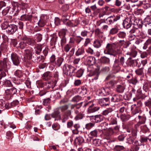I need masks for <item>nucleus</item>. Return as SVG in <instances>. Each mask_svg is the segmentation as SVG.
I'll return each instance as SVG.
<instances>
[{
  "instance_id": "obj_13",
  "label": "nucleus",
  "mask_w": 151,
  "mask_h": 151,
  "mask_svg": "<svg viewBox=\"0 0 151 151\" xmlns=\"http://www.w3.org/2000/svg\"><path fill=\"white\" fill-rule=\"evenodd\" d=\"M11 58L13 64L15 66H18L20 63V59L15 53H12L11 55Z\"/></svg>"
},
{
  "instance_id": "obj_4",
  "label": "nucleus",
  "mask_w": 151,
  "mask_h": 151,
  "mask_svg": "<svg viewBox=\"0 0 151 151\" xmlns=\"http://www.w3.org/2000/svg\"><path fill=\"white\" fill-rule=\"evenodd\" d=\"M117 47V45L114 43H108L106 45L104 52L105 54L111 55L113 54L115 48Z\"/></svg>"
},
{
  "instance_id": "obj_43",
  "label": "nucleus",
  "mask_w": 151,
  "mask_h": 151,
  "mask_svg": "<svg viewBox=\"0 0 151 151\" xmlns=\"http://www.w3.org/2000/svg\"><path fill=\"white\" fill-rule=\"evenodd\" d=\"M85 53L84 49L82 47L79 48L76 53V56H79Z\"/></svg>"
},
{
  "instance_id": "obj_26",
  "label": "nucleus",
  "mask_w": 151,
  "mask_h": 151,
  "mask_svg": "<svg viewBox=\"0 0 151 151\" xmlns=\"http://www.w3.org/2000/svg\"><path fill=\"white\" fill-rule=\"evenodd\" d=\"M84 142V139L83 138L79 136L76 137L74 141V143L76 145H81Z\"/></svg>"
},
{
  "instance_id": "obj_9",
  "label": "nucleus",
  "mask_w": 151,
  "mask_h": 151,
  "mask_svg": "<svg viewBox=\"0 0 151 151\" xmlns=\"http://www.w3.org/2000/svg\"><path fill=\"white\" fill-rule=\"evenodd\" d=\"M120 18V17L118 15H112L109 17L106 21L108 25H111L119 20Z\"/></svg>"
},
{
  "instance_id": "obj_46",
  "label": "nucleus",
  "mask_w": 151,
  "mask_h": 151,
  "mask_svg": "<svg viewBox=\"0 0 151 151\" xmlns=\"http://www.w3.org/2000/svg\"><path fill=\"white\" fill-rule=\"evenodd\" d=\"M138 118L139 119V123L140 124H143L145 123L146 118L144 116H138Z\"/></svg>"
},
{
  "instance_id": "obj_35",
  "label": "nucleus",
  "mask_w": 151,
  "mask_h": 151,
  "mask_svg": "<svg viewBox=\"0 0 151 151\" xmlns=\"http://www.w3.org/2000/svg\"><path fill=\"white\" fill-rule=\"evenodd\" d=\"M151 22V18L149 16L147 15L146 17L144 19L143 24L146 26L147 25H149Z\"/></svg>"
},
{
  "instance_id": "obj_19",
  "label": "nucleus",
  "mask_w": 151,
  "mask_h": 151,
  "mask_svg": "<svg viewBox=\"0 0 151 151\" xmlns=\"http://www.w3.org/2000/svg\"><path fill=\"white\" fill-rule=\"evenodd\" d=\"M71 115V111L70 110H67L64 113L62 116V122L65 123L68 119L69 117Z\"/></svg>"
},
{
  "instance_id": "obj_25",
  "label": "nucleus",
  "mask_w": 151,
  "mask_h": 151,
  "mask_svg": "<svg viewBox=\"0 0 151 151\" xmlns=\"http://www.w3.org/2000/svg\"><path fill=\"white\" fill-rule=\"evenodd\" d=\"M89 118H93L94 120H92V122L98 123L101 122L103 120V116L101 115H97L95 116H88Z\"/></svg>"
},
{
  "instance_id": "obj_31",
  "label": "nucleus",
  "mask_w": 151,
  "mask_h": 151,
  "mask_svg": "<svg viewBox=\"0 0 151 151\" xmlns=\"http://www.w3.org/2000/svg\"><path fill=\"white\" fill-rule=\"evenodd\" d=\"M102 41L98 39L95 40L93 42V46L96 48L100 47L101 45Z\"/></svg>"
},
{
  "instance_id": "obj_15",
  "label": "nucleus",
  "mask_w": 151,
  "mask_h": 151,
  "mask_svg": "<svg viewBox=\"0 0 151 151\" xmlns=\"http://www.w3.org/2000/svg\"><path fill=\"white\" fill-rule=\"evenodd\" d=\"M100 109L99 106H96L93 104L90 105L87 110V113L88 114H91L95 112L98 110Z\"/></svg>"
},
{
  "instance_id": "obj_27",
  "label": "nucleus",
  "mask_w": 151,
  "mask_h": 151,
  "mask_svg": "<svg viewBox=\"0 0 151 151\" xmlns=\"http://www.w3.org/2000/svg\"><path fill=\"white\" fill-rule=\"evenodd\" d=\"M32 16L31 15L23 14L20 17V19L23 21H29L32 20Z\"/></svg>"
},
{
  "instance_id": "obj_56",
  "label": "nucleus",
  "mask_w": 151,
  "mask_h": 151,
  "mask_svg": "<svg viewBox=\"0 0 151 151\" xmlns=\"http://www.w3.org/2000/svg\"><path fill=\"white\" fill-rule=\"evenodd\" d=\"M94 126L95 124L93 123H88L86 124L85 128L87 130H89L94 127Z\"/></svg>"
},
{
  "instance_id": "obj_54",
  "label": "nucleus",
  "mask_w": 151,
  "mask_h": 151,
  "mask_svg": "<svg viewBox=\"0 0 151 151\" xmlns=\"http://www.w3.org/2000/svg\"><path fill=\"white\" fill-rule=\"evenodd\" d=\"M100 60L102 63H108L110 60L109 58L105 57H101Z\"/></svg>"
},
{
  "instance_id": "obj_61",
  "label": "nucleus",
  "mask_w": 151,
  "mask_h": 151,
  "mask_svg": "<svg viewBox=\"0 0 151 151\" xmlns=\"http://www.w3.org/2000/svg\"><path fill=\"white\" fill-rule=\"evenodd\" d=\"M101 140L99 139H96L93 140V143L95 146H98L100 145Z\"/></svg>"
},
{
  "instance_id": "obj_60",
  "label": "nucleus",
  "mask_w": 151,
  "mask_h": 151,
  "mask_svg": "<svg viewBox=\"0 0 151 151\" xmlns=\"http://www.w3.org/2000/svg\"><path fill=\"white\" fill-rule=\"evenodd\" d=\"M120 119L123 122L126 121L129 119L128 117L125 114H122L120 116Z\"/></svg>"
},
{
  "instance_id": "obj_17",
  "label": "nucleus",
  "mask_w": 151,
  "mask_h": 151,
  "mask_svg": "<svg viewBox=\"0 0 151 151\" xmlns=\"http://www.w3.org/2000/svg\"><path fill=\"white\" fill-rule=\"evenodd\" d=\"M23 39L25 41V42L27 45H30L33 46L35 45L36 43V42L33 39L27 37L25 35L23 36Z\"/></svg>"
},
{
  "instance_id": "obj_29",
  "label": "nucleus",
  "mask_w": 151,
  "mask_h": 151,
  "mask_svg": "<svg viewBox=\"0 0 151 151\" xmlns=\"http://www.w3.org/2000/svg\"><path fill=\"white\" fill-rule=\"evenodd\" d=\"M20 39L22 41L19 43V47L21 49H23L27 47V45L25 42V41L23 39V36L20 37Z\"/></svg>"
},
{
  "instance_id": "obj_23",
  "label": "nucleus",
  "mask_w": 151,
  "mask_h": 151,
  "mask_svg": "<svg viewBox=\"0 0 151 151\" xmlns=\"http://www.w3.org/2000/svg\"><path fill=\"white\" fill-rule=\"evenodd\" d=\"M126 88L125 86L123 85H118L116 86L115 91L118 93H122Z\"/></svg>"
},
{
  "instance_id": "obj_30",
  "label": "nucleus",
  "mask_w": 151,
  "mask_h": 151,
  "mask_svg": "<svg viewBox=\"0 0 151 151\" xmlns=\"http://www.w3.org/2000/svg\"><path fill=\"white\" fill-rule=\"evenodd\" d=\"M51 116L52 118H58L59 119L61 118V116L60 114V112L59 110H55L51 114Z\"/></svg>"
},
{
  "instance_id": "obj_37",
  "label": "nucleus",
  "mask_w": 151,
  "mask_h": 151,
  "mask_svg": "<svg viewBox=\"0 0 151 151\" xmlns=\"http://www.w3.org/2000/svg\"><path fill=\"white\" fill-rule=\"evenodd\" d=\"M64 59L63 58L61 57H59L58 58L54 64L55 65H56L58 67H60L61 65L63 62Z\"/></svg>"
},
{
  "instance_id": "obj_40",
  "label": "nucleus",
  "mask_w": 151,
  "mask_h": 151,
  "mask_svg": "<svg viewBox=\"0 0 151 151\" xmlns=\"http://www.w3.org/2000/svg\"><path fill=\"white\" fill-rule=\"evenodd\" d=\"M144 104L145 106L151 109V99L149 98L148 100L145 102ZM149 113L151 115V110L150 111Z\"/></svg>"
},
{
  "instance_id": "obj_6",
  "label": "nucleus",
  "mask_w": 151,
  "mask_h": 151,
  "mask_svg": "<svg viewBox=\"0 0 151 151\" xmlns=\"http://www.w3.org/2000/svg\"><path fill=\"white\" fill-rule=\"evenodd\" d=\"M17 92V90L15 88H12L11 89H7L5 90V97L6 99L9 100L11 99L12 96L15 94Z\"/></svg>"
},
{
  "instance_id": "obj_51",
  "label": "nucleus",
  "mask_w": 151,
  "mask_h": 151,
  "mask_svg": "<svg viewBox=\"0 0 151 151\" xmlns=\"http://www.w3.org/2000/svg\"><path fill=\"white\" fill-rule=\"evenodd\" d=\"M81 99V97L79 95L74 97L71 99V101L73 102H78Z\"/></svg>"
},
{
  "instance_id": "obj_55",
  "label": "nucleus",
  "mask_w": 151,
  "mask_h": 151,
  "mask_svg": "<svg viewBox=\"0 0 151 151\" xmlns=\"http://www.w3.org/2000/svg\"><path fill=\"white\" fill-rule=\"evenodd\" d=\"M113 111V109L111 108H109L103 111V114L104 115L106 116L109 113Z\"/></svg>"
},
{
  "instance_id": "obj_32",
  "label": "nucleus",
  "mask_w": 151,
  "mask_h": 151,
  "mask_svg": "<svg viewBox=\"0 0 151 151\" xmlns=\"http://www.w3.org/2000/svg\"><path fill=\"white\" fill-rule=\"evenodd\" d=\"M150 136L149 135L148 137H145V136H142L141 137L140 139L139 140V141L141 142V143H143L144 142H147L148 140L151 142V137H150Z\"/></svg>"
},
{
  "instance_id": "obj_62",
  "label": "nucleus",
  "mask_w": 151,
  "mask_h": 151,
  "mask_svg": "<svg viewBox=\"0 0 151 151\" xmlns=\"http://www.w3.org/2000/svg\"><path fill=\"white\" fill-rule=\"evenodd\" d=\"M20 6L22 9V11L23 9L25 10V12L27 11L26 9L28 6L27 4L24 3L23 2H22L20 4Z\"/></svg>"
},
{
  "instance_id": "obj_50",
  "label": "nucleus",
  "mask_w": 151,
  "mask_h": 151,
  "mask_svg": "<svg viewBox=\"0 0 151 151\" xmlns=\"http://www.w3.org/2000/svg\"><path fill=\"white\" fill-rule=\"evenodd\" d=\"M138 141H135L134 143L136 145H134L133 147L132 148V149L133 151H138L139 149V146L140 145L139 144H137Z\"/></svg>"
},
{
  "instance_id": "obj_10",
  "label": "nucleus",
  "mask_w": 151,
  "mask_h": 151,
  "mask_svg": "<svg viewBox=\"0 0 151 151\" xmlns=\"http://www.w3.org/2000/svg\"><path fill=\"white\" fill-rule=\"evenodd\" d=\"M6 32L9 34H13L18 29V26L14 24H10L6 27Z\"/></svg>"
},
{
  "instance_id": "obj_47",
  "label": "nucleus",
  "mask_w": 151,
  "mask_h": 151,
  "mask_svg": "<svg viewBox=\"0 0 151 151\" xmlns=\"http://www.w3.org/2000/svg\"><path fill=\"white\" fill-rule=\"evenodd\" d=\"M117 35L119 38L123 39L126 37V33L123 31H120L117 34Z\"/></svg>"
},
{
  "instance_id": "obj_53",
  "label": "nucleus",
  "mask_w": 151,
  "mask_h": 151,
  "mask_svg": "<svg viewBox=\"0 0 151 151\" xmlns=\"http://www.w3.org/2000/svg\"><path fill=\"white\" fill-rule=\"evenodd\" d=\"M56 83V82L54 81H49L47 83H46V85H47V84H50V86H48V88H52L55 86Z\"/></svg>"
},
{
  "instance_id": "obj_21",
  "label": "nucleus",
  "mask_w": 151,
  "mask_h": 151,
  "mask_svg": "<svg viewBox=\"0 0 151 151\" xmlns=\"http://www.w3.org/2000/svg\"><path fill=\"white\" fill-rule=\"evenodd\" d=\"M86 62L87 64L90 65H92L96 63V59L93 56H89L85 59Z\"/></svg>"
},
{
  "instance_id": "obj_42",
  "label": "nucleus",
  "mask_w": 151,
  "mask_h": 151,
  "mask_svg": "<svg viewBox=\"0 0 151 151\" xmlns=\"http://www.w3.org/2000/svg\"><path fill=\"white\" fill-rule=\"evenodd\" d=\"M151 45V37H150L146 41L144 42V44L143 46V48L144 49H146L148 45Z\"/></svg>"
},
{
  "instance_id": "obj_2",
  "label": "nucleus",
  "mask_w": 151,
  "mask_h": 151,
  "mask_svg": "<svg viewBox=\"0 0 151 151\" xmlns=\"http://www.w3.org/2000/svg\"><path fill=\"white\" fill-rule=\"evenodd\" d=\"M9 60L7 58H4L2 60L0 61V72H4L6 74L7 73L8 69L9 68L7 63Z\"/></svg>"
},
{
  "instance_id": "obj_16",
  "label": "nucleus",
  "mask_w": 151,
  "mask_h": 151,
  "mask_svg": "<svg viewBox=\"0 0 151 151\" xmlns=\"http://www.w3.org/2000/svg\"><path fill=\"white\" fill-rule=\"evenodd\" d=\"M132 114L133 115L139 113L141 111V108L139 106H137L136 104L132 105L131 107Z\"/></svg>"
},
{
  "instance_id": "obj_7",
  "label": "nucleus",
  "mask_w": 151,
  "mask_h": 151,
  "mask_svg": "<svg viewBox=\"0 0 151 151\" xmlns=\"http://www.w3.org/2000/svg\"><path fill=\"white\" fill-rule=\"evenodd\" d=\"M28 52L29 54L27 57H29V59H31L32 61L35 63H39L40 62L41 60V58L40 57V56H37L34 53H30V51L29 50H28Z\"/></svg>"
},
{
  "instance_id": "obj_20",
  "label": "nucleus",
  "mask_w": 151,
  "mask_h": 151,
  "mask_svg": "<svg viewBox=\"0 0 151 151\" xmlns=\"http://www.w3.org/2000/svg\"><path fill=\"white\" fill-rule=\"evenodd\" d=\"M136 94V98L138 99H141L142 100H143L147 97V95H146L145 93L142 92V91L140 90L137 91Z\"/></svg>"
},
{
  "instance_id": "obj_14",
  "label": "nucleus",
  "mask_w": 151,
  "mask_h": 151,
  "mask_svg": "<svg viewBox=\"0 0 151 151\" xmlns=\"http://www.w3.org/2000/svg\"><path fill=\"white\" fill-rule=\"evenodd\" d=\"M67 67L66 65H64L63 67V70L64 72L65 71V70H66L67 71L69 72V74H72L75 72L76 69L74 67L71 65H67Z\"/></svg>"
},
{
  "instance_id": "obj_52",
  "label": "nucleus",
  "mask_w": 151,
  "mask_h": 151,
  "mask_svg": "<svg viewBox=\"0 0 151 151\" xmlns=\"http://www.w3.org/2000/svg\"><path fill=\"white\" fill-rule=\"evenodd\" d=\"M84 72V70L80 69L78 70L76 73V77L79 78L82 76Z\"/></svg>"
},
{
  "instance_id": "obj_39",
  "label": "nucleus",
  "mask_w": 151,
  "mask_h": 151,
  "mask_svg": "<svg viewBox=\"0 0 151 151\" xmlns=\"http://www.w3.org/2000/svg\"><path fill=\"white\" fill-rule=\"evenodd\" d=\"M119 29L117 27L112 28L109 31V34L110 35H114L116 34L118 31Z\"/></svg>"
},
{
  "instance_id": "obj_64",
  "label": "nucleus",
  "mask_w": 151,
  "mask_h": 151,
  "mask_svg": "<svg viewBox=\"0 0 151 151\" xmlns=\"http://www.w3.org/2000/svg\"><path fill=\"white\" fill-rule=\"evenodd\" d=\"M108 120L110 122V123L112 124H117V122L116 119L114 117L109 118Z\"/></svg>"
},
{
  "instance_id": "obj_1",
  "label": "nucleus",
  "mask_w": 151,
  "mask_h": 151,
  "mask_svg": "<svg viewBox=\"0 0 151 151\" xmlns=\"http://www.w3.org/2000/svg\"><path fill=\"white\" fill-rule=\"evenodd\" d=\"M134 26L129 32L128 39L129 41L134 40L136 38V36L139 37L142 34L140 29L142 27V22L139 20H136L134 21Z\"/></svg>"
},
{
  "instance_id": "obj_12",
  "label": "nucleus",
  "mask_w": 151,
  "mask_h": 151,
  "mask_svg": "<svg viewBox=\"0 0 151 151\" xmlns=\"http://www.w3.org/2000/svg\"><path fill=\"white\" fill-rule=\"evenodd\" d=\"M98 102L101 106H109L110 103L109 98H103L99 100Z\"/></svg>"
},
{
  "instance_id": "obj_58",
  "label": "nucleus",
  "mask_w": 151,
  "mask_h": 151,
  "mask_svg": "<svg viewBox=\"0 0 151 151\" xmlns=\"http://www.w3.org/2000/svg\"><path fill=\"white\" fill-rule=\"evenodd\" d=\"M135 43L137 45H141L144 44V42L142 39L137 38H136L135 40Z\"/></svg>"
},
{
  "instance_id": "obj_49",
  "label": "nucleus",
  "mask_w": 151,
  "mask_h": 151,
  "mask_svg": "<svg viewBox=\"0 0 151 151\" xmlns=\"http://www.w3.org/2000/svg\"><path fill=\"white\" fill-rule=\"evenodd\" d=\"M124 149V147L123 146L116 145L113 149L114 151H120Z\"/></svg>"
},
{
  "instance_id": "obj_8",
  "label": "nucleus",
  "mask_w": 151,
  "mask_h": 151,
  "mask_svg": "<svg viewBox=\"0 0 151 151\" xmlns=\"http://www.w3.org/2000/svg\"><path fill=\"white\" fill-rule=\"evenodd\" d=\"M12 10L10 12L14 15H16L18 14L20 11V8L19 7V4L17 2L14 1L12 2Z\"/></svg>"
},
{
  "instance_id": "obj_36",
  "label": "nucleus",
  "mask_w": 151,
  "mask_h": 151,
  "mask_svg": "<svg viewBox=\"0 0 151 151\" xmlns=\"http://www.w3.org/2000/svg\"><path fill=\"white\" fill-rule=\"evenodd\" d=\"M2 83L3 85H4L6 87H11L12 86L11 82L10 81L5 79V77L3 80Z\"/></svg>"
},
{
  "instance_id": "obj_18",
  "label": "nucleus",
  "mask_w": 151,
  "mask_h": 151,
  "mask_svg": "<svg viewBox=\"0 0 151 151\" xmlns=\"http://www.w3.org/2000/svg\"><path fill=\"white\" fill-rule=\"evenodd\" d=\"M47 20V16H42L38 23V26L41 27H44L45 24Z\"/></svg>"
},
{
  "instance_id": "obj_3",
  "label": "nucleus",
  "mask_w": 151,
  "mask_h": 151,
  "mask_svg": "<svg viewBox=\"0 0 151 151\" xmlns=\"http://www.w3.org/2000/svg\"><path fill=\"white\" fill-rule=\"evenodd\" d=\"M136 20H138L136 19H135L134 17H132L129 19L128 18L125 19L123 21L122 24L124 28L126 29H128L131 27L132 24H133L134 26V21Z\"/></svg>"
},
{
  "instance_id": "obj_63",
  "label": "nucleus",
  "mask_w": 151,
  "mask_h": 151,
  "mask_svg": "<svg viewBox=\"0 0 151 151\" xmlns=\"http://www.w3.org/2000/svg\"><path fill=\"white\" fill-rule=\"evenodd\" d=\"M83 115L81 113H80L77 115H76L74 119L76 120L82 119L83 117Z\"/></svg>"
},
{
  "instance_id": "obj_57",
  "label": "nucleus",
  "mask_w": 151,
  "mask_h": 151,
  "mask_svg": "<svg viewBox=\"0 0 151 151\" xmlns=\"http://www.w3.org/2000/svg\"><path fill=\"white\" fill-rule=\"evenodd\" d=\"M83 40L84 38L80 36H76L75 39L76 42L77 44H79Z\"/></svg>"
},
{
  "instance_id": "obj_59",
  "label": "nucleus",
  "mask_w": 151,
  "mask_h": 151,
  "mask_svg": "<svg viewBox=\"0 0 151 151\" xmlns=\"http://www.w3.org/2000/svg\"><path fill=\"white\" fill-rule=\"evenodd\" d=\"M50 101L51 99L50 98H47L43 100L42 103L44 105L47 106L50 103Z\"/></svg>"
},
{
  "instance_id": "obj_34",
  "label": "nucleus",
  "mask_w": 151,
  "mask_h": 151,
  "mask_svg": "<svg viewBox=\"0 0 151 151\" xmlns=\"http://www.w3.org/2000/svg\"><path fill=\"white\" fill-rule=\"evenodd\" d=\"M137 53V51L134 49H131L130 51L128 52L127 53V55H129L133 58L136 57Z\"/></svg>"
},
{
  "instance_id": "obj_48",
  "label": "nucleus",
  "mask_w": 151,
  "mask_h": 151,
  "mask_svg": "<svg viewBox=\"0 0 151 151\" xmlns=\"http://www.w3.org/2000/svg\"><path fill=\"white\" fill-rule=\"evenodd\" d=\"M115 83V81L113 80H111L107 82L106 85V86L108 88L113 87Z\"/></svg>"
},
{
  "instance_id": "obj_5",
  "label": "nucleus",
  "mask_w": 151,
  "mask_h": 151,
  "mask_svg": "<svg viewBox=\"0 0 151 151\" xmlns=\"http://www.w3.org/2000/svg\"><path fill=\"white\" fill-rule=\"evenodd\" d=\"M114 132L113 129L111 128H109L106 130L105 134L106 136L105 138L108 140L107 142L109 143L110 144L114 142L115 140L114 139H111V136L114 133Z\"/></svg>"
},
{
  "instance_id": "obj_45",
  "label": "nucleus",
  "mask_w": 151,
  "mask_h": 151,
  "mask_svg": "<svg viewBox=\"0 0 151 151\" xmlns=\"http://www.w3.org/2000/svg\"><path fill=\"white\" fill-rule=\"evenodd\" d=\"M69 104H65L64 105L60 106L59 108L62 112H64L67 110L69 108Z\"/></svg>"
},
{
  "instance_id": "obj_28",
  "label": "nucleus",
  "mask_w": 151,
  "mask_h": 151,
  "mask_svg": "<svg viewBox=\"0 0 151 151\" xmlns=\"http://www.w3.org/2000/svg\"><path fill=\"white\" fill-rule=\"evenodd\" d=\"M121 96L118 94L114 95L111 99L112 102H117L121 101Z\"/></svg>"
},
{
  "instance_id": "obj_11",
  "label": "nucleus",
  "mask_w": 151,
  "mask_h": 151,
  "mask_svg": "<svg viewBox=\"0 0 151 151\" xmlns=\"http://www.w3.org/2000/svg\"><path fill=\"white\" fill-rule=\"evenodd\" d=\"M10 108H11V105L7 101H5L3 100L0 101V108L2 109V110L0 109V114L2 111L6 109H8Z\"/></svg>"
},
{
  "instance_id": "obj_44",
  "label": "nucleus",
  "mask_w": 151,
  "mask_h": 151,
  "mask_svg": "<svg viewBox=\"0 0 151 151\" xmlns=\"http://www.w3.org/2000/svg\"><path fill=\"white\" fill-rule=\"evenodd\" d=\"M135 138L131 136H129L127 137V142L129 143V144H133L134 140Z\"/></svg>"
},
{
  "instance_id": "obj_24",
  "label": "nucleus",
  "mask_w": 151,
  "mask_h": 151,
  "mask_svg": "<svg viewBox=\"0 0 151 151\" xmlns=\"http://www.w3.org/2000/svg\"><path fill=\"white\" fill-rule=\"evenodd\" d=\"M100 132L102 133L103 131L102 130L96 129L92 131L90 133L91 137L93 138L97 137L98 135L99 134Z\"/></svg>"
},
{
  "instance_id": "obj_41",
  "label": "nucleus",
  "mask_w": 151,
  "mask_h": 151,
  "mask_svg": "<svg viewBox=\"0 0 151 151\" xmlns=\"http://www.w3.org/2000/svg\"><path fill=\"white\" fill-rule=\"evenodd\" d=\"M144 67H142L136 70L135 72L136 74L138 76H142L144 74Z\"/></svg>"
},
{
  "instance_id": "obj_38",
  "label": "nucleus",
  "mask_w": 151,
  "mask_h": 151,
  "mask_svg": "<svg viewBox=\"0 0 151 151\" xmlns=\"http://www.w3.org/2000/svg\"><path fill=\"white\" fill-rule=\"evenodd\" d=\"M122 51L120 48H118L117 47H116L115 48L113 52V54H111V55H113L114 56L117 54H119L122 53Z\"/></svg>"
},
{
  "instance_id": "obj_33",
  "label": "nucleus",
  "mask_w": 151,
  "mask_h": 151,
  "mask_svg": "<svg viewBox=\"0 0 151 151\" xmlns=\"http://www.w3.org/2000/svg\"><path fill=\"white\" fill-rule=\"evenodd\" d=\"M100 69V68L99 67H97L95 69V70L94 72L93 75H95L96 76H94L92 80H96L98 79V76L99 74V70Z\"/></svg>"
},
{
  "instance_id": "obj_22",
  "label": "nucleus",
  "mask_w": 151,
  "mask_h": 151,
  "mask_svg": "<svg viewBox=\"0 0 151 151\" xmlns=\"http://www.w3.org/2000/svg\"><path fill=\"white\" fill-rule=\"evenodd\" d=\"M52 76V72L50 71H47L45 72L42 76V78L45 81H47L50 79Z\"/></svg>"
}]
</instances>
